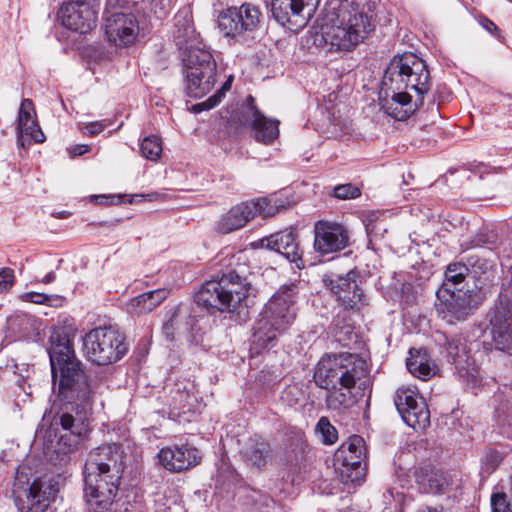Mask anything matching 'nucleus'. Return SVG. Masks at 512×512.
Masks as SVG:
<instances>
[{"label":"nucleus","instance_id":"1","mask_svg":"<svg viewBox=\"0 0 512 512\" xmlns=\"http://www.w3.org/2000/svg\"><path fill=\"white\" fill-rule=\"evenodd\" d=\"M49 358L53 387L58 385V397L62 402L47 430L49 437H56L60 428L58 446L63 453L78 448L89 431L88 415L95 398L107 388L105 381L97 376H88L76 359L69 333L55 330L50 336Z\"/></svg>","mask_w":512,"mask_h":512},{"label":"nucleus","instance_id":"2","mask_svg":"<svg viewBox=\"0 0 512 512\" xmlns=\"http://www.w3.org/2000/svg\"><path fill=\"white\" fill-rule=\"evenodd\" d=\"M429 88V71L421 58L413 53L394 56L382 78L381 108L395 120H407L423 105Z\"/></svg>","mask_w":512,"mask_h":512},{"label":"nucleus","instance_id":"3","mask_svg":"<svg viewBox=\"0 0 512 512\" xmlns=\"http://www.w3.org/2000/svg\"><path fill=\"white\" fill-rule=\"evenodd\" d=\"M369 371L364 359L354 354H327L317 363L314 381L318 387L328 391L326 405L329 409L344 412L356 399L352 389H365L369 382Z\"/></svg>","mask_w":512,"mask_h":512},{"label":"nucleus","instance_id":"4","mask_svg":"<svg viewBox=\"0 0 512 512\" xmlns=\"http://www.w3.org/2000/svg\"><path fill=\"white\" fill-rule=\"evenodd\" d=\"M374 28L372 16L358 5L345 1L327 12L326 22L313 35V44L324 53L352 52Z\"/></svg>","mask_w":512,"mask_h":512},{"label":"nucleus","instance_id":"5","mask_svg":"<svg viewBox=\"0 0 512 512\" xmlns=\"http://www.w3.org/2000/svg\"><path fill=\"white\" fill-rule=\"evenodd\" d=\"M296 294L295 284L282 286L265 304L252 335V343L256 347L274 345L278 337L292 325L297 314Z\"/></svg>","mask_w":512,"mask_h":512},{"label":"nucleus","instance_id":"6","mask_svg":"<svg viewBox=\"0 0 512 512\" xmlns=\"http://www.w3.org/2000/svg\"><path fill=\"white\" fill-rule=\"evenodd\" d=\"M250 282L234 271L223 274L218 280H210L202 285L195 295L198 305L214 308L221 312H237L240 319L248 316V293Z\"/></svg>","mask_w":512,"mask_h":512},{"label":"nucleus","instance_id":"7","mask_svg":"<svg viewBox=\"0 0 512 512\" xmlns=\"http://www.w3.org/2000/svg\"><path fill=\"white\" fill-rule=\"evenodd\" d=\"M86 358L97 365H109L119 361L127 353L122 333L111 326L97 327L83 337Z\"/></svg>","mask_w":512,"mask_h":512},{"label":"nucleus","instance_id":"8","mask_svg":"<svg viewBox=\"0 0 512 512\" xmlns=\"http://www.w3.org/2000/svg\"><path fill=\"white\" fill-rule=\"evenodd\" d=\"M186 91L190 97L202 98L214 87L216 62L208 50H192L183 58Z\"/></svg>","mask_w":512,"mask_h":512},{"label":"nucleus","instance_id":"9","mask_svg":"<svg viewBox=\"0 0 512 512\" xmlns=\"http://www.w3.org/2000/svg\"><path fill=\"white\" fill-rule=\"evenodd\" d=\"M90 462L88 471H84V495L91 512H105L112 505L118 490V473H99V468Z\"/></svg>","mask_w":512,"mask_h":512},{"label":"nucleus","instance_id":"10","mask_svg":"<svg viewBox=\"0 0 512 512\" xmlns=\"http://www.w3.org/2000/svg\"><path fill=\"white\" fill-rule=\"evenodd\" d=\"M284 208L276 200L272 201L267 197H261L250 201L241 202L232 206L223 214L218 223L217 231L222 234H228L244 227L250 220L257 215L271 217Z\"/></svg>","mask_w":512,"mask_h":512},{"label":"nucleus","instance_id":"11","mask_svg":"<svg viewBox=\"0 0 512 512\" xmlns=\"http://www.w3.org/2000/svg\"><path fill=\"white\" fill-rule=\"evenodd\" d=\"M262 13L250 3L230 7L218 16V27L226 37L245 40L260 27Z\"/></svg>","mask_w":512,"mask_h":512},{"label":"nucleus","instance_id":"12","mask_svg":"<svg viewBox=\"0 0 512 512\" xmlns=\"http://www.w3.org/2000/svg\"><path fill=\"white\" fill-rule=\"evenodd\" d=\"M437 341L443 346L448 361L455 365L458 376L471 388L482 383L480 370L474 360L469 356L466 341L462 336L446 337L440 333Z\"/></svg>","mask_w":512,"mask_h":512},{"label":"nucleus","instance_id":"13","mask_svg":"<svg viewBox=\"0 0 512 512\" xmlns=\"http://www.w3.org/2000/svg\"><path fill=\"white\" fill-rule=\"evenodd\" d=\"M320 0H272L273 18L291 31L303 29L314 15Z\"/></svg>","mask_w":512,"mask_h":512},{"label":"nucleus","instance_id":"14","mask_svg":"<svg viewBox=\"0 0 512 512\" xmlns=\"http://www.w3.org/2000/svg\"><path fill=\"white\" fill-rule=\"evenodd\" d=\"M437 298V310L448 323L467 319L481 303L480 293L470 289L449 291L446 296L437 293Z\"/></svg>","mask_w":512,"mask_h":512},{"label":"nucleus","instance_id":"15","mask_svg":"<svg viewBox=\"0 0 512 512\" xmlns=\"http://www.w3.org/2000/svg\"><path fill=\"white\" fill-rule=\"evenodd\" d=\"M491 334L497 350H512V298L501 293L492 309Z\"/></svg>","mask_w":512,"mask_h":512},{"label":"nucleus","instance_id":"16","mask_svg":"<svg viewBox=\"0 0 512 512\" xmlns=\"http://www.w3.org/2000/svg\"><path fill=\"white\" fill-rule=\"evenodd\" d=\"M59 492V483L54 478H39L32 482L26 499L15 496V504L21 512H47Z\"/></svg>","mask_w":512,"mask_h":512},{"label":"nucleus","instance_id":"17","mask_svg":"<svg viewBox=\"0 0 512 512\" xmlns=\"http://www.w3.org/2000/svg\"><path fill=\"white\" fill-rule=\"evenodd\" d=\"M239 121L242 125L250 127L257 142L272 143L279 135V122L265 117L257 108L255 99L248 96L240 111Z\"/></svg>","mask_w":512,"mask_h":512},{"label":"nucleus","instance_id":"18","mask_svg":"<svg viewBox=\"0 0 512 512\" xmlns=\"http://www.w3.org/2000/svg\"><path fill=\"white\" fill-rule=\"evenodd\" d=\"M105 36L116 47L132 45L139 33V24L133 14L113 13L105 16Z\"/></svg>","mask_w":512,"mask_h":512},{"label":"nucleus","instance_id":"19","mask_svg":"<svg viewBox=\"0 0 512 512\" xmlns=\"http://www.w3.org/2000/svg\"><path fill=\"white\" fill-rule=\"evenodd\" d=\"M349 244V233L340 223L319 220L314 225V248L320 254L335 253Z\"/></svg>","mask_w":512,"mask_h":512},{"label":"nucleus","instance_id":"20","mask_svg":"<svg viewBox=\"0 0 512 512\" xmlns=\"http://www.w3.org/2000/svg\"><path fill=\"white\" fill-rule=\"evenodd\" d=\"M66 28L85 34L96 26L97 13L85 1H72L62 5L58 13Z\"/></svg>","mask_w":512,"mask_h":512},{"label":"nucleus","instance_id":"21","mask_svg":"<svg viewBox=\"0 0 512 512\" xmlns=\"http://www.w3.org/2000/svg\"><path fill=\"white\" fill-rule=\"evenodd\" d=\"M355 277L356 274L352 271L345 276L331 273L323 276V282L345 307L359 310L363 306V293Z\"/></svg>","mask_w":512,"mask_h":512},{"label":"nucleus","instance_id":"22","mask_svg":"<svg viewBox=\"0 0 512 512\" xmlns=\"http://www.w3.org/2000/svg\"><path fill=\"white\" fill-rule=\"evenodd\" d=\"M44 141L45 135L38 125L34 104L30 99H23L17 117V143L26 148L32 142Z\"/></svg>","mask_w":512,"mask_h":512},{"label":"nucleus","instance_id":"23","mask_svg":"<svg viewBox=\"0 0 512 512\" xmlns=\"http://www.w3.org/2000/svg\"><path fill=\"white\" fill-rule=\"evenodd\" d=\"M259 245L283 255L289 262L294 263L298 269L304 268L302 252L294 231L286 229L276 232L260 239Z\"/></svg>","mask_w":512,"mask_h":512},{"label":"nucleus","instance_id":"24","mask_svg":"<svg viewBox=\"0 0 512 512\" xmlns=\"http://www.w3.org/2000/svg\"><path fill=\"white\" fill-rule=\"evenodd\" d=\"M173 38L175 44L182 50V59L187 58L192 50H206L187 13H180L175 17Z\"/></svg>","mask_w":512,"mask_h":512},{"label":"nucleus","instance_id":"25","mask_svg":"<svg viewBox=\"0 0 512 512\" xmlns=\"http://www.w3.org/2000/svg\"><path fill=\"white\" fill-rule=\"evenodd\" d=\"M160 463L168 470L180 472L199 464L201 455L196 448L189 446L165 447L158 454Z\"/></svg>","mask_w":512,"mask_h":512},{"label":"nucleus","instance_id":"26","mask_svg":"<svg viewBox=\"0 0 512 512\" xmlns=\"http://www.w3.org/2000/svg\"><path fill=\"white\" fill-rule=\"evenodd\" d=\"M122 455L116 444L105 445L90 451L85 463L84 471H88L90 462H94L99 468V473H118L122 472Z\"/></svg>","mask_w":512,"mask_h":512},{"label":"nucleus","instance_id":"27","mask_svg":"<svg viewBox=\"0 0 512 512\" xmlns=\"http://www.w3.org/2000/svg\"><path fill=\"white\" fill-rule=\"evenodd\" d=\"M466 264L468 273L475 279L478 289L495 281L497 276V263L495 260L472 255L467 258Z\"/></svg>","mask_w":512,"mask_h":512},{"label":"nucleus","instance_id":"28","mask_svg":"<svg viewBox=\"0 0 512 512\" xmlns=\"http://www.w3.org/2000/svg\"><path fill=\"white\" fill-rule=\"evenodd\" d=\"M240 455L247 465L261 468L270 457V445L260 436L250 437L242 446Z\"/></svg>","mask_w":512,"mask_h":512},{"label":"nucleus","instance_id":"29","mask_svg":"<svg viewBox=\"0 0 512 512\" xmlns=\"http://www.w3.org/2000/svg\"><path fill=\"white\" fill-rule=\"evenodd\" d=\"M412 375L422 380L430 379L438 372V367L426 350H410V357L406 362Z\"/></svg>","mask_w":512,"mask_h":512},{"label":"nucleus","instance_id":"30","mask_svg":"<svg viewBox=\"0 0 512 512\" xmlns=\"http://www.w3.org/2000/svg\"><path fill=\"white\" fill-rule=\"evenodd\" d=\"M167 295L168 291L165 289L140 294L126 304V310L131 315H142L151 312L167 298Z\"/></svg>","mask_w":512,"mask_h":512},{"label":"nucleus","instance_id":"31","mask_svg":"<svg viewBox=\"0 0 512 512\" xmlns=\"http://www.w3.org/2000/svg\"><path fill=\"white\" fill-rule=\"evenodd\" d=\"M340 454H336V472L339 479L344 484L360 485L364 479V467L360 459H354L353 456H342L341 463Z\"/></svg>","mask_w":512,"mask_h":512},{"label":"nucleus","instance_id":"32","mask_svg":"<svg viewBox=\"0 0 512 512\" xmlns=\"http://www.w3.org/2000/svg\"><path fill=\"white\" fill-rule=\"evenodd\" d=\"M467 273L468 268L466 263L449 264L445 271L443 284L438 289L437 293L446 296L447 292L449 291H456L457 289H461L459 286L464 282Z\"/></svg>","mask_w":512,"mask_h":512},{"label":"nucleus","instance_id":"33","mask_svg":"<svg viewBox=\"0 0 512 512\" xmlns=\"http://www.w3.org/2000/svg\"><path fill=\"white\" fill-rule=\"evenodd\" d=\"M403 421L413 429H425L430 424V412L425 400H419L403 417Z\"/></svg>","mask_w":512,"mask_h":512},{"label":"nucleus","instance_id":"34","mask_svg":"<svg viewBox=\"0 0 512 512\" xmlns=\"http://www.w3.org/2000/svg\"><path fill=\"white\" fill-rule=\"evenodd\" d=\"M424 398L419 395L418 391L412 387H400L396 390L394 403L401 418L418 403L419 400Z\"/></svg>","mask_w":512,"mask_h":512},{"label":"nucleus","instance_id":"35","mask_svg":"<svg viewBox=\"0 0 512 512\" xmlns=\"http://www.w3.org/2000/svg\"><path fill=\"white\" fill-rule=\"evenodd\" d=\"M419 483L429 493H441L448 488L450 480L444 472L435 470L426 474Z\"/></svg>","mask_w":512,"mask_h":512},{"label":"nucleus","instance_id":"36","mask_svg":"<svg viewBox=\"0 0 512 512\" xmlns=\"http://www.w3.org/2000/svg\"><path fill=\"white\" fill-rule=\"evenodd\" d=\"M162 150V141L155 135L145 137L140 144L141 155L150 161H158Z\"/></svg>","mask_w":512,"mask_h":512},{"label":"nucleus","instance_id":"37","mask_svg":"<svg viewBox=\"0 0 512 512\" xmlns=\"http://www.w3.org/2000/svg\"><path fill=\"white\" fill-rule=\"evenodd\" d=\"M339 454H341V457L348 456L350 458L353 456L354 459L362 461L366 454L364 439L359 435L351 436L347 442V454L345 450H342Z\"/></svg>","mask_w":512,"mask_h":512},{"label":"nucleus","instance_id":"38","mask_svg":"<svg viewBox=\"0 0 512 512\" xmlns=\"http://www.w3.org/2000/svg\"><path fill=\"white\" fill-rule=\"evenodd\" d=\"M316 431L319 432L321 440L325 444H334L337 441V430L325 417L319 419L316 425Z\"/></svg>","mask_w":512,"mask_h":512},{"label":"nucleus","instance_id":"39","mask_svg":"<svg viewBox=\"0 0 512 512\" xmlns=\"http://www.w3.org/2000/svg\"><path fill=\"white\" fill-rule=\"evenodd\" d=\"M503 460V454L497 450L489 449L482 459L481 468L487 475L493 473Z\"/></svg>","mask_w":512,"mask_h":512},{"label":"nucleus","instance_id":"40","mask_svg":"<svg viewBox=\"0 0 512 512\" xmlns=\"http://www.w3.org/2000/svg\"><path fill=\"white\" fill-rule=\"evenodd\" d=\"M10 326L21 335H31L35 330V321L27 316H18L10 320Z\"/></svg>","mask_w":512,"mask_h":512},{"label":"nucleus","instance_id":"41","mask_svg":"<svg viewBox=\"0 0 512 512\" xmlns=\"http://www.w3.org/2000/svg\"><path fill=\"white\" fill-rule=\"evenodd\" d=\"M231 86V79H228L222 86L220 90L216 92L213 96L208 98L206 101L197 104L193 106V109L195 112L201 111V110H208L213 107H215L221 100L222 96L224 95L225 91L229 90Z\"/></svg>","mask_w":512,"mask_h":512},{"label":"nucleus","instance_id":"42","mask_svg":"<svg viewBox=\"0 0 512 512\" xmlns=\"http://www.w3.org/2000/svg\"><path fill=\"white\" fill-rule=\"evenodd\" d=\"M334 196L338 199H354L360 196V190L352 184H342L334 188Z\"/></svg>","mask_w":512,"mask_h":512},{"label":"nucleus","instance_id":"43","mask_svg":"<svg viewBox=\"0 0 512 512\" xmlns=\"http://www.w3.org/2000/svg\"><path fill=\"white\" fill-rule=\"evenodd\" d=\"M492 512H512L505 493H494L491 496Z\"/></svg>","mask_w":512,"mask_h":512},{"label":"nucleus","instance_id":"44","mask_svg":"<svg viewBox=\"0 0 512 512\" xmlns=\"http://www.w3.org/2000/svg\"><path fill=\"white\" fill-rule=\"evenodd\" d=\"M21 300L35 304H49L58 297L38 292H26L20 296Z\"/></svg>","mask_w":512,"mask_h":512},{"label":"nucleus","instance_id":"45","mask_svg":"<svg viewBox=\"0 0 512 512\" xmlns=\"http://www.w3.org/2000/svg\"><path fill=\"white\" fill-rule=\"evenodd\" d=\"M109 125H110V122L107 120L94 121V122L80 124V130L83 134H86L89 136H94V135L101 133Z\"/></svg>","mask_w":512,"mask_h":512},{"label":"nucleus","instance_id":"46","mask_svg":"<svg viewBox=\"0 0 512 512\" xmlns=\"http://www.w3.org/2000/svg\"><path fill=\"white\" fill-rule=\"evenodd\" d=\"M14 284V272L10 268H3L0 271V288L8 291Z\"/></svg>","mask_w":512,"mask_h":512},{"label":"nucleus","instance_id":"47","mask_svg":"<svg viewBox=\"0 0 512 512\" xmlns=\"http://www.w3.org/2000/svg\"><path fill=\"white\" fill-rule=\"evenodd\" d=\"M170 0H154V13L158 18H163L168 14V8L170 7Z\"/></svg>","mask_w":512,"mask_h":512},{"label":"nucleus","instance_id":"48","mask_svg":"<svg viewBox=\"0 0 512 512\" xmlns=\"http://www.w3.org/2000/svg\"><path fill=\"white\" fill-rule=\"evenodd\" d=\"M480 25L493 35H499V28L497 25L488 18H481L479 20Z\"/></svg>","mask_w":512,"mask_h":512},{"label":"nucleus","instance_id":"49","mask_svg":"<svg viewBox=\"0 0 512 512\" xmlns=\"http://www.w3.org/2000/svg\"><path fill=\"white\" fill-rule=\"evenodd\" d=\"M68 151L72 157L81 156L90 151V146L86 144H78L70 147Z\"/></svg>","mask_w":512,"mask_h":512},{"label":"nucleus","instance_id":"50","mask_svg":"<svg viewBox=\"0 0 512 512\" xmlns=\"http://www.w3.org/2000/svg\"><path fill=\"white\" fill-rule=\"evenodd\" d=\"M163 333L167 340L172 341L174 339V317L164 323Z\"/></svg>","mask_w":512,"mask_h":512},{"label":"nucleus","instance_id":"51","mask_svg":"<svg viewBox=\"0 0 512 512\" xmlns=\"http://www.w3.org/2000/svg\"><path fill=\"white\" fill-rule=\"evenodd\" d=\"M479 242L483 244H491L494 245L497 242V235L492 233L491 235H487V237L484 235V233L479 234Z\"/></svg>","mask_w":512,"mask_h":512},{"label":"nucleus","instance_id":"52","mask_svg":"<svg viewBox=\"0 0 512 512\" xmlns=\"http://www.w3.org/2000/svg\"><path fill=\"white\" fill-rule=\"evenodd\" d=\"M56 279V274L51 271L48 274L44 276V278L41 280L42 283L49 284L53 282Z\"/></svg>","mask_w":512,"mask_h":512},{"label":"nucleus","instance_id":"53","mask_svg":"<svg viewBox=\"0 0 512 512\" xmlns=\"http://www.w3.org/2000/svg\"><path fill=\"white\" fill-rule=\"evenodd\" d=\"M383 497L386 501L387 504H391V499H394L395 498V495L393 493V490L392 489H388L384 494H383Z\"/></svg>","mask_w":512,"mask_h":512},{"label":"nucleus","instance_id":"54","mask_svg":"<svg viewBox=\"0 0 512 512\" xmlns=\"http://www.w3.org/2000/svg\"><path fill=\"white\" fill-rule=\"evenodd\" d=\"M352 329L350 326L342 327L340 330L336 332V335H352Z\"/></svg>","mask_w":512,"mask_h":512},{"label":"nucleus","instance_id":"55","mask_svg":"<svg viewBox=\"0 0 512 512\" xmlns=\"http://www.w3.org/2000/svg\"><path fill=\"white\" fill-rule=\"evenodd\" d=\"M95 198H96L97 200H98V199L103 200V199H107V196H105V195H101V196H95ZM102 202H103V201H101V203H102Z\"/></svg>","mask_w":512,"mask_h":512},{"label":"nucleus","instance_id":"56","mask_svg":"<svg viewBox=\"0 0 512 512\" xmlns=\"http://www.w3.org/2000/svg\"><path fill=\"white\" fill-rule=\"evenodd\" d=\"M47 421H48L47 418L44 417L42 420L41 429L44 427V425L46 424Z\"/></svg>","mask_w":512,"mask_h":512},{"label":"nucleus","instance_id":"57","mask_svg":"<svg viewBox=\"0 0 512 512\" xmlns=\"http://www.w3.org/2000/svg\"><path fill=\"white\" fill-rule=\"evenodd\" d=\"M65 213H66V212H60V213H59V217L64 218V217H65Z\"/></svg>","mask_w":512,"mask_h":512},{"label":"nucleus","instance_id":"58","mask_svg":"<svg viewBox=\"0 0 512 512\" xmlns=\"http://www.w3.org/2000/svg\"><path fill=\"white\" fill-rule=\"evenodd\" d=\"M396 497L400 499V497H401L400 493L397 492Z\"/></svg>","mask_w":512,"mask_h":512}]
</instances>
